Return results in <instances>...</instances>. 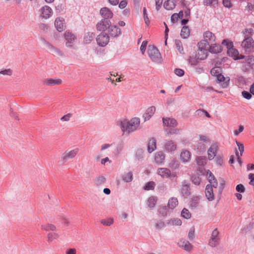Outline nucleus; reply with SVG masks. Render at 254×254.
<instances>
[{
	"instance_id": "obj_1",
	"label": "nucleus",
	"mask_w": 254,
	"mask_h": 254,
	"mask_svg": "<svg viewBox=\"0 0 254 254\" xmlns=\"http://www.w3.org/2000/svg\"><path fill=\"white\" fill-rule=\"evenodd\" d=\"M140 119L137 117L131 118L130 120L123 119L118 121L117 124L124 132L130 133L137 130L140 125Z\"/></svg>"
},
{
	"instance_id": "obj_2",
	"label": "nucleus",
	"mask_w": 254,
	"mask_h": 254,
	"mask_svg": "<svg viewBox=\"0 0 254 254\" xmlns=\"http://www.w3.org/2000/svg\"><path fill=\"white\" fill-rule=\"evenodd\" d=\"M147 53L153 62L156 63H160L161 62L162 57L161 54L155 46L149 45L148 48Z\"/></svg>"
},
{
	"instance_id": "obj_3",
	"label": "nucleus",
	"mask_w": 254,
	"mask_h": 254,
	"mask_svg": "<svg viewBox=\"0 0 254 254\" xmlns=\"http://www.w3.org/2000/svg\"><path fill=\"white\" fill-rule=\"evenodd\" d=\"M79 151L78 148H74L72 149H67L61 155V159L63 163H64L68 160L74 158Z\"/></svg>"
},
{
	"instance_id": "obj_4",
	"label": "nucleus",
	"mask_w": 254,
	"mask_h": 254,
	"mask_svg": "<svg viewBox=\"0 0 254 254\" xmlns=\"http://www.w3.org/2000/svg\"><path fill=\"white\" fill-rule=\"evenodd\" d=\"M64 38L65 40V46L67 47H73L76 40V37L72 33L66 31L64 33Z\"/></svg>"
},
{
	"instance_id": "obj_5",
	"label": "nucleus",
	"mask_w": 254,
	"mask_h": 254,
	"mask_svg": "<svg viewBox=\"0 0 254 254\" xmlns=\"http://www.w3.org/2000/svg\"><path fill=\"white\" fill-rule=\"evenodd\" d=\"M96 41L99 46L105 47L109 42V37L107 34L102 33L97 36Z\"/></svg>"
},
{
	"instance_id": "obj_6",
	"label": "nucleus",
	"mask_w": 254,
	"mask_h": 254,
	"mask_svg": "<svg viewBox=\"0 0 254 254\" xmlns=\"http://www.w3.org/2000/svg\"><path fill=\"white\" fill-rule=\"evenodd\" d=\"M40 17L42 19H48L50 18L53 13V10L49 6L45 5L40 8L39 10Z\"/></svg>"
},
{
	"instance_id": "obj_7",
	"label": "nucleus",
	"mask_w": 254,
	"mask_h": 254,
	"mask_svg": "<svg viewBox=\"0 0 254 254\" xmlns=\"http://www.w3.org/2000/svg\"><path fill=\"white\" fill-rule=\"evenodd\" d=\"M218 182L219 185L218 184V182L216 180L212 181L209 185V186H211L212 188H214L216 189H217L218 193L220 194L224 188L225 182L223 179L221 178L218 179Z\"/></svg>"
},
{
	"instance_id": "obj_8",
	"label": "nucleus",
	"mask_w": 254,
	"mask_h": 254,
	"mask_svg": "<svg viewBox=\"0 0 254 254\" xmlns=\"http://www.w3.org/2000/svg\"><path fill=\"white\" fill-rule=\"evenodd\" d=\"M55 26L59 32L63 31L66 28V24L64 18L59 17L55 20Z\"/></svg>"
},
{
	"instance_id": "obj_9",
	"label": "nucleus",
	"mask_w": 254,
	"mask_h": 254,
	"mask_svg": "<svg viewBox=\"0 0 254 254\" xmlns=\"http://www.w3.org/2000/svg\"><path fill=\"white\" fill-rule=\"evenodd\" d=\"M219 232L218 230L215 229H214L212 233L211 239L209 241V245L212 247H215L217 246L219 242V238L218 237Z\"/></svg>"
},
{
	"instance_id": "obj_10",
	"label": "nucleus",
	"mask_w": 254,
	"mask_h": 254,
	"mask_svg": "<svg viewBox=\"0 0 254 254\" xmlns=\"http://www.w3.org/2000/svg\"><path fill=\"white\" fill-rule=\"evenodd\" d=\"M241 45L246 51H251L254 46V40L253 38L244 39Z\"/></svg>"
},
{
	"instance_id": "obj_11",
	"label": "nucleus",
	"mask_w": 254,
	"mask_h": 254,
	"mask_svg": "<svg viewBox=\"0 0 254 254\" xmlns=\"http://www.w3.org/2000/svg\"><path fill=\"white\" fill-rule=\"evenodd\" d=\"M111 24V23L110 20L102 19L100 21L97 23L96 28L98 31H104L110 27Z\"/></svg>"
},
{
	"instance_id": "obj_12",
	"label": "nucleus",
	"mask_w": 254,
	"mask_h": 254,
	"mask_svg": "<svg viewBox=\"0 0 254 254\" xmlns=\"http://www.w3.org/2000/svg\"><path fill=\"white\" fill-rule=\"evenodd\" d=\"M43 83L46 86H52L61 84L62 83V80L58 78H48L44 79L43 81Z\"/></svg>"
},
{
	"instance_id": "obj_13",
	"label": "nucleus",
	"mask_w": 254,
	"mask_h": 254,
	"mask_svg": "<svg viewBox=\"0 0 254 254\" xmlns=\"http://www.w3.org/2000/svg\"><path fill=\"white\" fill-rule=\"evenodd\" d=\"M227 53L234 60L244 59V56L240 55L238 51L234 48L227 50Z\"/></svg>"
},
{
	"instance_id": "obj_14",
	"label": "nucleus",
	"mask_w": 254,
	"mask_h": 254,
	"mask_svg": "<svg viewBox=\"0 0 254 254\" xmlns=\"http://www.w3.org/2000/svg\"><path fill=\"white\" fill-rule=\"evenodd\" d=\"M163 125L170 127H174L178 125L176 120L171 118H163L162 119Z\"/></svg>"
},
{
	"instance_id": "obj_15",
	"label": "nucleus",
	"mask_w": 254,
	"mask_h": 254,
	"mask_svg": "<svg viewBox=\"0 0 254 254\" xmlns=\"http://www.w3.org/2000/svg\"><path fill=\"white\" fill-rule=\"evenodd\" d=\"M100 13L101 15L104 18V19L112 18L113 16L112 11L108 7H103L100 9Z\"/></svg>"
},
{
	"instance_id": "obj_16",
	"label": "nucleus",
	"mask_w": 254,
	"mask_h": 254,
	"mask_svg": "<svg viewBox=\"0 0 254 254\" xmlns=\"http://www.w3.org/2000/svg\"><path fill=\"white\" fill-rule=\"evenodd\" d=\"M178 244L179 247L186 251L190 252L192 250V246L187 240H181Z\"/></svg>"
},
{
	"instance_id": "obj_17",
	"label": "nucleus",
	"mask_w": 254,
	"mask_h": 254,
	"mask_svg": "<svg viewBox=\"0 0 254 254\" xmlns=\"http://www.w3.org/2000/svg\"><path fill=\"white\" fill-rule=\"evenodd\" d=\"M177 146L175 143L172 140H167L164 145V149L165 150L172 152L177 150Z\"/></svg>"
},
{
	"instance_id": "obj_18",
	"label": "nucleus",
	"mask_w": 254,
	"mask_h": 254,
	"mask_svg": "<svg viewBox=\"0 0 254 254\" xmlns=\"http://www.w3.org/2000/svg\"><path fill=\"white\" fill-rule=\"evenodd\" d=\"M217 151V145L212 144L210 146L207 151L208 158L209 160L213 159L216 155Z\"/></svg>"
},
{
	"instance_id": "obj_19",
	"label": "nucleus",
	"mask_w": 254,
	"mask_h": 254,
	"mask_svg": "<svg viewBox=\"0 0 254 254\" xmlns=\"http://www.w3.org/2000/svg\"><path fill=\"white\" fill-rule=\"evenodd\" d=\"M180 159L184 163L190 161L191 159L190 152L187 150H182L180 154Z\"/></svg>"
},
{
	"instance_id": "obj_20",
	"label": "nucleus",
	"mask_w": 254,
	"mask_h": 254,
	"mask_svg": "<svg viewBox=\"0 0 254 254\" xmlns=\"http://www.w3.org/2000/svg\"><path fill=\"white\" fill-rule=\"evenodd\" d=\"M108 32L110 35L113 37H117L121 33V30L117 26H110Z\"/></svg>"
},
{
	"instance_id": "obj_21",
	"label": "nucleus",
	"mask_w": 254,
	"mask_h": 254,
	"mask_svg": "<svg viewBox=\"0 0 254 254\" xmlns=\"http://www.w3.org/2000/svg\"><path fill=\"white\" fill-rule=\"evenodd\" d=\"M203 38L209 43H212L215 41L216 37L211 32L207 31L204 33Z\"/></svg>"
},
{
	"instance_id": "obj_22",
	"label": "nucleus",
	"mask_w": 254,
	"mask_h": 254,
	"mask_svg": "<svg viewBox=\"0 0 254 254\" xmlns=\"http://www.w3.org/2000/svg\"><path fill=\"white\" fill-rule=\"evenodd\" d=\"M205 195L209 201L214 199V191L211 186L207 185L205 188Z\"/></svg>"
},
{
	"instance_id": "obj_23",
	"label": "nucleus",
	"mask_w": 254,
	"mask_h": 254,
	"mask_svg": "<svg viewBox=\"0 0 254 254\" xmlns=\"http://www.w3.org/2000/svg\"><path fill=\"white\" fill-rule=\"evenodd\" d=\"M155 111L156 108L154 106H151L147 108L143 115L145 120H149L154 115Z\"/></svg>"
},
{
	"instance_id": "obj_24",
	"label": "nucleus",
	"mask_w": 254,
	"mask_h": 254,
	"mask_svg": "<svg viewBox=\"0 0 254 254\" xmlns=\"http://www.w3.org/2000/svg\"><path fill=\"white\" fill-rule=\"evenodd\" d=\"M157 173L162 178H168L171 175V172L169 169L167 168H159L158 169Z\"/></svg>"
},
{
	"instance_id": "obj_25",
	"label": "nucleus",
	"mask_w": 254,
	"mask_h": 254,
	"mask_svg": "<svg viewBox=\"0 0 254 254\" xmlns=\"http://www.w3.org/2000/svg\"><path fill=\"white\" fill-rule=\"evenodd\" d=\"M195 55L197 57V59H199L200 61L204 60L207 58V51L198 49L197 53Z\"/></svg>"
},
{
	"instance_id": "obj_26",
	"label": "nucleus",
	"mask_w": 254,
	"mask_h": 254,
	"mask_svg": "<svg viewBox=\"0 0 254 254\" xmlns=\"http://www.w3.org/2000/svg\"><path fill=\"white\" fill-rule=\"evenodd\" d=\"M60 237L58 233L56 232L49 233L47 234V242L49 243H53L55 240H57Z\"/></svg>"
},
{
	"instance_id": "obj_27",
	"label": "nucleus",
	"mask_w": 254,
	"mask_h": 254,
	"mask_svg": "<svg viewBox=\"0 0 254 254\" xmlns=\"http://www.w3.org/2000/svg\"><path fill=\"white\" fill-rule=\"evenodd\" d=\"M178 205V201L177 198L176 197H171L170 198L168 202V208L173 209H174L177 205Z\"/></svg>"
},
{
	"instance_id": "obj_28",
	"label": "nucleus",
	"mask_w": 254,
	"mask_h": 254,
	"mask_svg": "<svg viewBox=\"0 0 254 254\" xmlns=\"http://www.w3.org/2000/svg\"><path fill=\"white\" fill-rule=\"evenodd\" d=\"M209 51L212 53H219L222 51L221 46L217 44H212L209 47Z\"/></svg>"
},
{
	"instance_id": "obj_29",
	"label": "nucleus",
	"mask_w": 254,
	"mask_h": 254,
	"mask_svg": "<svg viewBox=\"0 0 254 254\" xmlns=\"http://www.w3.org/2000/svg\"><path fill=\"white\" fill-rule=\"evenodd\" d=\"M147 148L149 153L153 152L156 148V141L155 139L151 138L149 140Z\"/></svg>"
},
{
	"instance_id": "obj_30",
	"label": "nucleus",
	"mask_w": 254,
	"mask_h": 254,
	"mask_svg": "<svg viewBox=\"0 0 254 254\" xmlns=\"http://www.w3.org/2000/svg\"><path fill=\"white\" fill-rule=\"evenodd\" d=\"M209 43L203 39L200 41L197 44L198 49L207 51L209 49Z\"/></svg>"
},
{
	"instance_id": "obj_31",
	"label": "nucleus",
	"mask_w": 254,
	"mask_h": 254,
	"mask_svg": "<svg viewBox=\"0 0 254 254\" xmlns=\"http://www.w3.org/2000/svg\"><path fill=\"white\" fill-rule=\"evenodd\" d=\"M175 0H167L164 3V7L167 10H172L175 7Z\"/></svg>"
},
{
	"instance_id": "obj_32",
	"label": "nucleus",
	"mask_w": 254,
	"mask_h": 254,
	"mask_svg": "<svg viewBox=\"0 0 254 254\" xmlns=\"http://www.w3.org/2000/svg\"><path fill=\"white\" fill-rule=\"evenodd\" d=\"M165 159V156L163 152H158L155 155V161L158 164H162Z\"/></svg>"
},
{
	"instance_id": "obj_33",
	"label": "nucleus",
	"mask_w": 254,
	"mask_h": 254,
	"mask_svg": "<svg viewBox=\"0 0 254 254\" xmlns=\"http://www.w3.org/2000/svg\"><path fill=\"white\" fill-rule=\"evenodd\" d=\"M41 228L42 230L46 231H56L57 230L56 226L50 223H47L45 225H43L41 226Z\"/></svg>"
},
{
	"instance_id": "obj_34",
	"label": "nucleus",
	"mask_w": 254,
	"mask_h": 254,
	"mask_svg": "<svg viewBox=\"0 0 254 254\" xmlns=\"http://www.w3.org/2000/svg\"><path fill=\"white\" fill-rule=\"evenodd\" d=\"M167 224L170 226H180L182 224V221L179 218H175L168 220Z\"/></svg>"
},
{
	"instance_id": "obj_35",
	"label": "nucleus",
	"mask_w": 254,
	"mask_h": 254,
	"mask_svg": "<svg viewBox=\"0 0 254 254\" xmlns=\"http://www.w3.org/2000/svg\"><path fill=\"white\" fill-rule=\"evenodd\" d=\"M180 34L181 37L184 39L188 38L190 35V30L189 27L186 26H183L182 28Z\"/></svg>"
},
{
	"instance_id": "obj_36",
	"label": "nucleus",
	"mask_w": 254,
	"mask_h": 254,
	"mask_svg": "<svg viewBox=\"0 0 254 254\" xmlns=\"http://www.w3.org/2000/svg\"><path fill=\"white\" fill-rule=\"evenodd\" d=\"M245 39L252 38V36L253 33V29L252 28H246L242 32Z\"/></svg>"
},
{
	"instance_id": "obj_37",
	"label": "nucleus",
	"mask_w": 254,
	"mask_h": 254,
	"mask_svg": "<svg viewBox=\"0 0 254 254\" xmlns=\"http://www.w3.org/2000/svg\"><path fill=\"white\" fill-rule=\"evenodd\" d=\"M157 201V198L154 196H151L148 198L147 200V205L150 208H153Z\"/></svg>"
},
{
	"instance_id": "obj_38",
	"label": "nucleus",
	"mask_w": 254,
	"mask_h": 254,
	"mask_svg": "<svg viewBox=\"0 0 254 254\" xmlns=\"http://www.w3.org/2000/svg\"><path fill=\"white\" fill-rule=\"evenodd\" d=\"M200 198L198 196H194L192 198L190 201V206L192 208L198 206L199 203Z\"/></svg>"
},
{
	"instance_id": "obj_39",
	"label": "nucleus",
	"mask_w": 254,
	"mask_h": 254,
	"mask_svg": "<svg viewBox=\"0 0 254 254\" xmlns=\"http://www.w3.org/2000/svg\"><path fill=\"white\" fill-rule=\"evenodd\" d=\"M200 61L195 55L190 56L189 59V62L191 65H196Z\"/></svg>"
},
{
	"instance_id": "obj_40",
	"label": "nucleus",
	"mask_w": 254,
	"mask_h": 254,
	"mask_svg": "<svg viewBox=\"0 0 254 254\" xmlns=\"http://www.w3.org/2000/svg\"><path fill=\"white\" fill-rule=\"evenodd\" d=\"M94 34L93 33H87L85 34L84 38V42L85 44H89L93 40L94 38Z\"/></svg>"
},
{
	"instance_id": "obj_41",
	"label": "nucleus",
	"mask_w": 254,
	"mask_h": 254,
	"mask_svg": "<svg viewBox=\"0 0 254 254\" xmlns=\"http://www.w3.org/2000/svg\"><path fill=\"white\" fill-rule=\"evenodd\" d=\"M114 223V219L112 218H107L101 220V223L106 226H110Z\"/></svg>"
},
{
	"instance_id": "obj_42",
	"label": "nucleus",
	"mask_w": 254,
	"mask_h": 254,
	"mask_svg": "<svg viewBox=\"0 0 254 254\" xmlns=\"http://www.w3.org/2000/svg\"><path fill=\"white\" fill-rule=\"evenodd\" d=\"M205 149V145L204 143L201 142H198L195 145V150H196L197 152H201L204 151Z\"/></svg>"
},
{
	"instance_id": "obj_43",
	"label": "nucleus",
	"mask_w": 254,
	"mask_h": 254,
	"mask_svg": "<svg viewBox=\"0 0 254 254\" xmlns=\"http://www.w3.org/2000/svg\"><path fill=\"white\" fill-rule=\"evenodd\" d=\"M203 4L205 6H215L218 3L217 0H203Z\"/></svg>"
},
{
	"instance_id": "obj_44",
	"label": "nucleus",
	"mask_w": 254,
	"mask_h": 254,
	"mask_svg": "<svg viewBox=\"0 0 254 254\" xmlns=\"http://www.w3.org/2000/svg\"><path fill=\"white\" fill-rule=\"evenodd\" d=\"M195 160L198 165L203 166L206 164V160L204 157L199 156L196 157Z\"/></svg>"
},
{
	"instance_id": "obj_45",
	"label": "nucleus",
	"mask_w": 254,
	"mask_h": 254,
	"mask_svg": "<svg viewBox=\"0 0 254 254\" xmlns=\"http://www.w3.org/2000/svg\"><path fill=\"white\" fill-rule=\"evenodd\" d=\"M222 44L225 46L227 47V50L233 48V42L228 39L224 40L222 42Z\"/></svg>"
},
{
	"instance_id": "obj_46",
	"label": "nucleus",
	"mask_w": 254,
	"mask_h": 254,
	"mask_svg": "<svg viewBox=\"0 0 254 254\" xmlns=\"http://www.w3.org/2000/svg\"><path fill=\"white\" fill-rule=\"evenodd\" d=\"M176 47L180 54H184V49L182 42L180 41H176Z\"/></svg>"
},
{
	"instance_id": "obj_47",
	"label": "nucleus",
	"mask_w": 254,
	"mask_h": 254,
	"mask_svg": "<svg viewBox=\"0 0 254 254\" xmlns=\"http://www.w3.org/2000/svg\"><path fill=\"white\" fill-rule=\"evenodd\" d=\"M181 215L182 217L186 219H189L191 217V214L190 213V211L186 208H184L183 209L182 211Z\"/></svg>"
},
{
	"instance_id": "obj_48",
	"label": "nucleus",
	"mask_w": 254,
	"mask_h": 254,
	"mask_svg": "<svg viewBox=\"0 0 254 254\" xmlns=\"http://www.w3.org/2000/svg\"><path fill=\"white\" fill-rule=\"evenodd\" d=\"M123 180L126 182H130L132 180V174L128 172L125 174L123 177Z\"/></svg>"
},
{
	"instance_id": "obj_49",
	"label": "nucleus",
	"mask_w": 254,
	"mask_h": 254,
	"mask_svg": "<svg viewBox=\"0 0 254 254\" xmlns=\"http://www.w3.org/2000/svg\"><path fill=\"white\" fill-rule=\"evenodd\" d=\"M206 177H207V179L209 183H211L212 181L216 180L214 175L209 170H207L206 171Z\"/></svg>"
},
{
	"instance_id": "obj_50",
	"label": "nucleus",
	"mask_w": 254,
	"mask_h": 254,
	"mask_svg": "<svg viewBox=\"0 0 254 254\" xmlns=\"http://www.w3.org/2000/svg\"><path fill=\"white\" fill-rule=\"evenodd\" d=\"M154 187H155L154 182H149L144 187V190H152L154 189Z\"/></svg>"
},
{
	"instance_id": "obj_51",
	"label": "nucleus",
	"mask_w": 254,
	"mask_h": 254,
	"mask_svg": "<svg viewBox=\"0 0 254 254\" xmlns=\"http://www.w3.org/2000/svg\"><path fill=\"white\" fill-rule=\"evenodd\" d=\"M12 74V70L10 68L5 69L0 71V75L10 76Z\"/></svg>"
},
{
	"instance_id": "obj_52",
	"label": "nucleus",
	"mask_w": 254,
	"mask_h": 254,
	"mask_svg": "<svg viewBox=\"0 0 254 254\" xmlns=\"http://www.w3.org/2000/svg\"><path fill=\"white\" fill-rule=\"evenodd\" d=\"M246 62L249 64H254V57L252 56H248L246 57H244Z\"/></svg>"
},
{
	"instance_id": "obj_53",
	"label": "nucleus",
	"mask_w": 254,
	"mask_h": 254,
	"mask_svg": "<svg viewBox=\"0 0 254 254\" xmlns=\"http://www.w3.org/2000/svg\"><path fill=\"white\" fill-rule=\"evenodd\" d=\"M220 69L218 67H215L211 69L210 72L211 74L215 76H217L218 74H220Z\"/></svg>"
},
{
	"instance_id": "obj_54",
	"label": "nucleus",
	"mask_w": 254,
	"mask_h": 254,
	"mask_svg": "<svg viewBox=\"0 0 254 254\" xmlns=\"http://www.w3.org/2000/svg\"><path fill=\"white\" fill-rule=\"evenodd\" d=\"M168 207L163 206L159 209V212L162 215L165 216L167 214L168 212Z\"/></svg>"
},
{
	"instance_id": "obj_55",
	"label": "nucleus",
	"mask_w": 254,
	"mask_h": 254,
	"mask_svg": "<svg viewBox=\"0 0 254 254\" xmlns=\"http://www.w3.org/2000/svg\"><path fill=\"white\" fill-rule=\"evenodd\" d=\"M236 144L238 147V149L240 151V156H242L243 152H244V144L238 142L236 141Z\"/></svg>"
},
{
	"instance_id": "obj_56",
	"label": "nucleus",
	"mask_w": 254,
	"mask_h": 254,
	"mask_svg": "<svg viewBox=\"0 0 254 254\" xmlns=\"http://www.w3.org/2000/svg\"><path fill=\"white\" fill-rule=\"evenodd\" d=\"M223 4L224 6L229 8L233 6V4L230 0H223Z\"/></svg>"
},
{
	"instance_id": "obj_57",
	"label": "nucleus",
	"mask_w": 254,
	"mask_h": 254,
	"mask_svg": "<svg viewBox=\"0 0 254 254\" xmlns=\"http://www.w3.org/2000/svg\"><path fill=\"white\" fill-rule=\"evenodd\" d=\"M199 142H202L203 143H206L208 142H210V140L207 136L205 135H200Z\"/></svg>"
},
{
	"instance_id": "obj_58",
	"label": "nucleus",
	"mask_w": 254,
	"mask_h": 254,
	"mask_svg": "<svg viewBox=\"0 0 254 254\" xmlns=\"http://www.w3.org/2000/svg\"><path fill=\"white\" fill-rule=\"evenodd\" d=\"M72 116V114L70 113H68L64 116L62 118H61V120L63 122H68L70 120Z\"/></svg>"
},
{
	"instance_id": "obj_59",
	"label": "nucleus",
	"mask_w": 254,
	"mask_h": 254,
	"mask_svg": "<svg viewBox=\"0 0 254 254\" xmlns=\"http://www.w3.org/2000/svg\"><path fill=\"white\" fill-rule=\"evenodd\" d=\"M236 190L238 192H244L245 190V188L242 184H239L236 186Z\"/></svg>"
},
{
	"instance_id": "obj_60",
	"label": "nucleus",
	"mask_w": 254,
	"mask_h": 254,
	"mask_svg": "<svg viewBox=\"0 0 254 254\" xmlns=\"http://www.w3.org/2000/svg\"><path fill=\"white\" fill-rule=\"evenodd\" d=\"M179 19V16L178 13H174L171 16V20L172 22L175 23L178 21Z\"/></svg>"
},
{
	"instance_id": "obj_61",
	"label": "nucleus",
	"mask_w": 254,
	"mask_h": 254,
	"mask_svg": "<svg viewBox=\"0 0 254 254\" xmlns=\"http://www.w3.org/2000/svg\"><path fill=\"white\" fill-rule=\"evenodd\" d=\"M174 71L175 73L179 76H182L183 75H184L185 73L183 69L180 68L175 69Z\"/></svg>"
},
{
	"instance_id": "obj_62",
	"label": "nucleus",
	"mask_w": 254,
	"mask_h": 254,
	"mask_svg": "<svg viewBox=\"0 0 254 254\" xmlns=\"http://www.w3.org/2000/svg\"><path fill=\"white\" fill-rule=\"evenodd\" d=\"M243 96L247 99H250L252 98V94L250 93L248 91H244L242 93Z\"/></svg>"
},
{
	"instance_id": "obj_63",
	"label": "nucleus",
	"mask_w": 254,
	"mask_h": 254,
	"mask_svg": "<svg viewBox=\"0 0 254 254\" xmlns=\"http://www.w3.org/2000/svg\"><path fill=\"white\" fill-rule=\"evenodd\" d=\"M147 41H143L141 45V46L140 47V50L143 54L145 52V49L147 47Z\"/></svg>"
},
{
	"instance_id": "obj_64",
	"label": "nucleus",
	"mask_w": 254,
	"mask_h": 254,
	"mask_svg": "<svg viewBox=\"0 0 254 254\" xmlns=\"http://www.w3.org/2000/svg\"><path fill=\"white\" fill-rule=\"evenodd\" d=\"M249 179L250 180V184L254 186V174H250Z\"/></svg>"
}]
</instances>
